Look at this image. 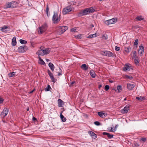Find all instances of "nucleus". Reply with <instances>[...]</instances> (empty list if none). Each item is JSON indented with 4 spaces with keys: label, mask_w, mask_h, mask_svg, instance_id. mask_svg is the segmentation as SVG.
<instances>
[{
    "label": "nucleus",
    "mask_w": 147,
    "mask_h": 147,
    "mask_svg": "<svg viewBox=\"0 0 147 147\" xmlns=\"http://www.w3.org/2000/svg\"><path fill=\"white\" fill-rule=\"evenodd\" d=\"M95 11V10L93 7H90L85 8L81 10L80 12L78 15L79 16H83L86 15L89 13H93Z\"/></svg>",
    "instance_id": "1"
},
{
    "label": "nucleus",
    "mask_w": 147,
    "mask_h": 147,
    "mask_svg": "<svg viewBox=\"0 0 147 147\" xmlns=\"http://www.w3.org/2000/svg\"><path fill=\"white\" fill-rule=\"evenodd\" d=\"M47 25L46 23L43 24L41 26L38 28V33L40 34L45 32L47 29Z\"/></svg>",
    "instance_id": "2"
},
{
    "label": "nucleus",
    "mask_w": 147,
    "mask_h": 147,
    "mask_svg": "<svg viewBox=\"0 0 147 147\" xmlns=\"http://www.w3.org/2000/svg\"><path fill=\"white\" fill-rule=\"evenodd\" d=\"M60 16V15L59 17L58 18V15L57 13H55L54 12V14L52 18V20L54 23H56L60 20V18L59 17Z\"/></svg>",
    "instance_id": "3"
},
{
    "label": "nucleus",
    "mask_w": 147,
    "mask_h": 147,
    "mask_svg": "<svg viewBox=\"0 0 147 147\" xmlns=\"http://www.w3.org/2000/svg\"><path fill=\"white\" fill-rule=\"evenodd\" d=\"M28 49L26 46L23 45L19 47L18 49V51L19 53H23L26 52Z\"/></svg>",
    "instance_id": "4"
},
{
    "label": "nucleus",
    "mask_w": 147,
    "mask_h": 147,
    "mask_svg": "<svg viewBox=\"0 0 147 147\" xmlns=\"http://www.w3.org/2000/svg\"><path fill=\"white\" fill-rule=\"evenodd\" d=\"M71 11L72 9L71 8V6L70 5L63 8L62 11V13L63 14L65 15Z\"/></svg>",
    "instance_id": "5"
},
{
    "label": "nucleus",
    "mask_w": 147,
    "mask_h": 147,
    "mask_svg": "<svg viewBox=\"0 0 147 147\" xmlns=\"http://www.w3.org/2000/svg\"><path fill=\"white\" fill-rule=\"evenodd\" d=\"M9 109L7 108H5L1 113V116L2 118H4L7 115Z\"/></svg>",
    "instance_id": "6"
},
{
    "label": "nucleus",
    "mask_w": 147,
    "mask_h": 147,
    "mask_svg": "<svg viewBox=\"0 0 147 147\" xmlns=\"http://www.w3.org/2000/svg\"><path fill=\"white\" fill-rule=\"evenodd\" d=\"M116 21V20L114 18H113L111 19L105 21V23L107 25H109L110 24H114Z\"/></svg>",
    "instance_id": "7"
},
{
    "label": "nucleus",
    "mask_w": 147,
    "mask_h": 147,
    "mask_svg": "<svg viewBox=\"0 0 147 147\" xmlns=\"http://www.w3.org/2000/svg\"><path fill=\"white\" fill-rule=\"evenodd\" d=\"M130 106V105H128L126 106L123 109L121 110V112L124 114L127 113L128 112Z\"/></svg>",
    "instance_id": "8"
},
{
    "label": "nucleus",
    "mask_w": 147,
    "mask_h": 147,
    "mask_svg": "<svg viewBox=\"0 0 147 147\" xmlns=\"http://www.w3.org/2000/svg\"><path fill=\"white\" fill-rule=\"evenodd\" d=\"M47 73L49 76L52 82H55V79L53 76V74L49 70H47Z\"/></svg>",
    "instance_id": "9"
},
{
    "label": "nucleus",
    "mask_w": 147,
    "mask_h": 147,
    "mask_svg": "<svg viewBox=\"0 0 147 147\" xmlns=\"http://www.w3.org/2000/svg\"><path fill=\"white\" fill-rule=\"evenodd\" d=\"M130 64H125L124 65V67L123 68V70L125 71H127L130 70L131 68V66H130Z\"/></svg>",
    "instance_id": "10"
},
{
    "label": "nucleus",
    "mask_w": 147,
    "mask_h": 147,
    "mask_svg": "<svg viewBox=\"0 0 147 147\" xmlns=\"http://www.w3.org/2000/svg\"><path fill=\"white\" fill-rule=\"evenodd\" d=\"M144 48L143 46L140 45L139 47V53H140L141 56H142L144 52Z\"/></svg>",
    "instance_id": "11"
},
{
    "label": "nucleus",
    "mask_w": 147,
    "mask_h": 147,
    "mask_svg": "<svg viewBox=\"0 0 147 147\" xmlns=\"http://www.w3.org/2000/svg\"><path fill=\"white\" fill-rule=\"evenodd\" d=\"M88 133L92 137V138L94 139L96 138L97 137V135L92 131H88Z\"/></svg>",
    "instance_id": "12"
},
{
    "label": "nucleus",
    "mask_w": 147,
    "mask_h": 147,
    "mask_svg": "<svg viewBox=\"0 0 147 147\" xmlns=\"http://www.w3.org/2000/svg\"><path fill=\"white\" fill-rule=\"evenodd\" d=\"M98 114L99 116L102 118L105 117L107 115V114L106 113H103L102 111L98 112Z\"/></svg>",
    "instance_id": "13"
},
{
    "label": "nucleus",
    "mask_w": 147,
    "mask_h": 147,
    "mask_svg": "<svg viewBox=\"0 0 147 147\" xmlns=\"http://www.w3.org/2000/svg\"><path fill=\"white\" fill-rule=\"evenodd\" d=\"M58 106L59 107H62L64 105V102L60 99H59L58 100Z\"/></svg>",
    "instance_id": "14"
},
{
    "label": "nucleus",
    "mask_w": 147,
    "mask_h": 147,
    "mask_svg": "<svg viewBox=\"0 0 147 147\" xmlns=\"http://www.w3.org/2000/svg\"><path fill=\"white\" fill-rule=\"evenodd\" d=\"M11 4V8H13L16 7L18 4L17 2L15 1H12L10 2Z\"/></svg>",
    "instance_id": "15"
},
{
    "label": "nucleus",
    "mask_w": 147,
    "mask_h": 147,
    "mask_svg": "<svg viewBox=\"0 0 147 147\" xmlns=\"http://www.w3.org/2000/svg\"><path fill=\"white\" fill-rule=\"evenodd\" d=\"M58 31L59 32L60 34H61L63 33L65 31V30L63 26H61L59 27Z\"/></svg>",
    "instance_id": "16"
},
{
    "label": "nucleus",
    "mask_w": 147,
    "mask_h": 147,
    "mask_svg": "<svg viewBox=\"0 0 147 147\" xmlns=\"http://www.w3.org/2000/svg\"><path fill=\"white\" fill-rule=\"evenodd\" d=\"M102 134L104 135H107V137L109 139H111L113 138L114 136L113 135L109 133L105 132L103 133Z\"/></svg>",
    "instance_id": "17"
},
{
    "label": "nucleus",
    "mask_w": 147,
    "mask_h": 147,
    "mask_svg": "<svg viewBox=\"0 0 147 147\" xmlns=\"http://www.w3.org/2000/svg\"><path fill=\"white\" fill-rule=\"evenodd\" d=\"M135 85L133 84H127V88L130 90H131L135 87Z\"/></svg>",
    "instance_id": "18"
},
{
    "label": "nucleus",
    "mask_w": 147,
    "mask_h": 147,
    "mask_svg": "<svg viewBox=\"0 0 147 147\" xmlns=\"http://www.w3.org/2000/svg\"><path fill=\"white\" fill-rule=\"evenodd\" d=\"M16 37H14L12 39L11 44L13 46H15L16 44Z\"/></svg>",
    "instance_id": "19"
},
{
    "label": "nucleus",
    "mask_w": 147,
    "mask_h": 147,
    "mask_svg": "<svg viewBox=\"0 0 147 147\" xmlns=\"http://www.w3.org/2000/svg\"><path fill=\"white\" fill-rule=\"evenodd\" d=\"M49 49V48H47L44 50H42V51L43 52V54L44 55H47L50 52Z\"/></svg>",
    "instance_id": "20"
},
{
    "label": "nucleus",
    "mask_w": 147,
    "mask_h": 147,
    "mask_svg": "<svg viewBox=\"0 0 147 147\" xmlns=\"http://www.w3.org/2000/svg\"><path fill=\"white\" fill-rule=\"evenodd\" d=\"M49 66L52 71H54L55 66L52 63L50 62L49 63Z\"/></svg>",
    "instance_id": "21"
},
{
    "label": "nucleus",
    "mask_w": 147,
    "mask_h": 147,
    "mask_svg": "<svg viewBox=\"0 0 147 147\" xmlns=\"http://www.w3.org/2000/svg\"><path fill=\"white\" fill-rule=\"evenodd\" d=\"M81 68L84 70H87L88 69V67L85 64H83L81 66Z\"/></svg>",
    "instance_id": "22"
},
{
    "label": "nucleus",
    "mask_w": 147,
    "mask_h": 147,
    "mask_svg": "<svg viewBox=\"0 0 147 147\" xmlns=\"http://www.w3.org/2000/svg\"><path fill=\"white\" fill-rule=\"evenodd\" d=\"M39 60L40 61L38 62V63L41 65H45V63L43 60L40 57L38 56V57Z\"/></svg>",
    "instance_id": "23"
},
{
    "label": "nucleus",
    "mask_w": 147,
    "mask_h": 147,
    "mask_svg": "<svg viewBox=\"0 0 147 147\" xmlns=\"http://www.w3.org/2000/svg\"><path fill=\"white\" fill-rule=\"evenodd\" d=\"M8 27L7 26H4L3 27L1 28L0 30L3 32H7L8 30H5L8 28Z\"/></svg>",
    "instance_id": "24"
},
{
    "label": "nucleus",
    "mask_w": 147,
    "mask_h": 147,
    "mask_svg": "<svg viewBox=\"0 0 147 147\" xmlns=\"http://www.w3.org/2000/svg\"><path fill=\"white\" fill-rule=\"evenodd\" d=\"M36 54H37L38 56L39 55H44L43 52L42 51V49L38 50L36 53Z\"/></svg>",
    "instance_id": "25"
},
{
    "label": "nucleus",
    "mask_w": 147,
    "mask_h": 147,
    "mask_svg": "<svg viewBox=\"0 0 147 147\" xmlns=\"http://www.w3.org/2000/svg\"><path fill=\"white\" fill-rule=\"evenodd\" d=\"M89 73L92 78H94L95 77V74L94 71L92 70L91 71H90Z\"/></svg>",
    "instance_id": "26"
},
{
    "label": "nucleus",
    "mask_w": 147,
    "mask_h": 147,
    "mask_svg": "<svg viewBox=\"0 0 147 147\" xmlns=\"http://www.w3.org/2000/svg\"><path fill=\"white\" fill-rule=\"evenodd\" d=\"M16 73V72H10L8 74V76L9 78H11L13 76L15 75V74Z\"/></svg>",
    "instance_id": "27"
},
{
    "label": "nucleus",
    "mask_w": 147,
    "mask_h": 147,
    "mask_svg": "<svg viewBox=\"0 0 147 147\" xmlns=\"http://www.w3.org/2000/svg\"><path fill=\"white\" fill-rule=\"evenodd\" d=\"M60 117L62 121L63 122H65L66 121V118L61 113L60 114Z\"/></svg>",
    "instance_id": "28"
},
{
    "label": "nucleus",
    "mask_w": 147,
    "mask_h": 147,
    "mask_svg": "<svg viewBox=\"0 0 147 147\" xmlns=\"http://www.w3.org/2000/svg\"><path fill=\"white\" fill-rule=\"evenodd\" d=\"M97 36V34L95 33V34H91V35H89V36H87V38H93L94 37H96Z\"/></svg>",
    "instance_id": "29"
},
{
    "label": "nucleus",
    "mask_w": 147,
    "mask_h": 147,
    "mask_svg": "<svg viewBox=\"0 0 147 147\" xmlns=\"http://www.w3.org/2000/svg\"><path fill=\"white\" fill-rule=\"evenodd\" d=\"M136 19L138 21H141L143 20L144 19L142 17V16H138L136 18Z\"/></svg>",
    "instance_id": "30"
},
{
    "label": "nucleus",
    "mask_w": 147,
    "mask_h": 147,
    "mask_svg": "<svg viewBox=\"0 0 147 147\" xmlns=\"http://www.w3.org/2000/svg\"><path fill=\"white\" fill-rule=\"evenodd\" d=\"M136 99L138 100L141 101L143 100H144L145 99V97L144 96H140L139 97H137Z\"/></svg>",
    "instance_id": "31"
},
{
    "label": "nucleus",
    "mask_w": 147,
    "mask_h": 147,
    "mask_svg": "<svg viewBox=\"0 0 147 147\" xmlns=\"http://www.w3.org/2000/svg\"><path fill=\"white\" fill-rule=\"evenodd\" d=\"M108 51H102L101 52V54L103 55L107 56Z\"/></svg>",
    "instance_id": "32"
},
{
    "label": "nucleus",
    "mask_w": 147,
    "mask_h": 147,
    "mask_svg": "<svg viewBox=\"0 0 147 147\" xmlns=\"http://www.w3.org/2000/svg\"><path fill=\"white\" fill-rule=\"evenodd\" d=\"M131 48L130 47L125 48V51L127 53H129L131 50Z\"/></svg>",
    "instance_id": "33"
},
{
    "label": "nucleus",
    "mask_w": 147,
    "mask_h": 147,
    "mask_svg": "<svg viewBox=\"0 0 147 147\" xmlns=\"http://www.w3.org/2000/svg\"><path fill=\"white\" fill-rule=\"evenodd\" d=\"M49 11V8L48 5H47L46 7V13L47 14V16L49 17L50 15V13H49L48 12Z\"/></svg>",
    "instance_id": "34"
},
{
    "label": "nucleus",
    "mask_w": 147,
    "mask_h": 147,
    "mask_svg": "<svg viewBox=\"0 0 147 147\" xmlns=\"http://www.w3.org/2000/svg\"><path fill=\"white\" fill-rule=\"evenodd\" d=\"M5 8L7 9L8 8H11V4L10 2H9L7 3L4 7Z\"/></svg>",
    "instance_id": "35"
},
{
    "label": "nucleus",
    "mask_w": 147,
    "mask_h": 147,
    "mask_svg": "<svg viewBox=\"0 0 147 147\" xmlns=\"http://www.w3.org/2000/svg\"><path fill=\"white\" fill-rule=\"evenodd\" d=\"M117 88L118 92H120L122 90V87L120 85H119L117 86Z\"/></svg>",
    "instance_id": "36"
},
{
    "label": "nucleus",
    "mask_w": 147,
    "mask_h": 147,
    "mask_svg": "<svg viewBox=\"0 0 147 147\" xmlns=\"http://www.w3.org/2000/svg\"><path fill=\"white\" fill-rule=\"evenodd\" d=\"M114 55L113 54V53L110 51H108V54L107 55V56L110 57L111 56H112V57H114Z\"/></svg>",
    "instance_id": "37"
},
{
    "label": "nucleus",
    "mask_w": 147,
    "mask_h": 147,
    "mask_svg": "<svg viewBox=\"0 0 147 147\" xmlns=\"http://www.w3.org/2000/svg\"><path fill=\"white\" fill-rule=\"evenodd\" d=\"M20 42L21 44H24L27 43V41L22 39H20Z\"/></svg>",
    "instance_id": "38"
},
{
    "label": "nucleus",
    "mask_w": 147,
    "mask_h": 147,
    "mask_svg": "<svg viewBox=\"0 0 147 147\" xmlns=\"http://www.w3.org/2000/svg\"><path fill=\"white\" fill-rule=\"evenodd\" d=\"M51 88V87L50 85L48 84L47 85V87L46 88H45V91H48L50 90V89Z\"/></svg>",
    "instance_id": "39"
},
{
    "label": "nucleus",
    "mask_w": 147,
    "mask_h": 147,
    "mask_svg": "<svg viewBox=\"0 0 147 147\" xmlns=\"http://www.w3.org/2000/svg\"><path fill=\"white\" fill-rule=\"evenodd\" d=\"M140 145L138 144L136 142H135L133 144V147H138Z\"/></svg>",
    "instance_id": "40"
},
{
    "label": "nucleus",
    "mask_w": 147,
    "mask_h": 147,
    "mask_svg": "<svg viewBox=\"0 0 147 147\" xmlns=\"http://www.w3.org/2000/svg\"><path fill=\"white\" fill-rule=\"evenodd\" d=\"M102 38L103 39L107 40L108 38L107 36V34H103L102 36Z\"/></svg>",
    "instance_id": "41"
},
{
    "label": "nucleus",
    "mask_w": 147,
    "mask_h": 147,
    "mask_svg": "<svg viewBox=\"0 0 147 147\" xmlns=\"http://www.w3.org/2000/svg\"><path fill=\"white\" fill-rule=\"evenodd\" d=\"M133 57L135 59H136L137 58L136 55V51H134L133 52Z\"/></svg>",
    "instance_id": "42"
},
{
    "label": "nucleus",
    "mask_w": 147,
    "mask_h": 147,
    "mask_svg": "<svg viewBox=\"0 0 147 147\" xmlns=\"http://www.w3.org/2000/svg\"><path fill=\"white\" fill-rule=\"evenodd\" d=\"M109 85H106L105 87V90L106 91H107L109 89Z\"/></svg>",
    "instance_id": "43"
},
{
    "label": "nucleus",
    "mask_w": 147,
    "mask_h": 147,
    "mask_svg": "<svg viewBox=\"0 0 147 147\" xmlns=\"http://www.w3.org/2000/svg\"><path fill=\"white\" fill-rule=\"evenodd\" d=\"M125 77L127 79L131 80L133 78V77L132 76H129L128 75H125Z\"/></svg>",
    "instance_id": "44"
},
{
    "label": "nucleus",
    "mask_w": 147,
    "mask_h": 147,
    "mask_svg": "<svg viewBox=\"0 0 147 147\" xmlns=\"http://www.w3.org/2000/svg\"><path fill=\"white\" fill-rule=\"evenodd\" d=\"M138 39H136L134 43V45H137L138 44Z\"/></svg>",
    "instance_id": "45"
},
{
    "label": "nucleus",
    "mask_w": 147,
    "mask_h": 147,
    "mask_svg": "<svg viewBox=\"0 0 147 147\" xmlns=\"http://www.w3.org/2000/svg\"><path fill=\"white\" fill-rule=\"evenodd\" d=\"M94 123L96 125L99 126L100 125V123L98 121H96L94 122Z\"/></svg>",
    "instance_id": "46"
},
{
    "label": "nucleus",
    "mask_w": 147,
    "mask_h": 147,
    "mask_svg": "<svg viewBox=\"0 0 147 147\" xmlns=\"http://www.w3.org/2000/svg\"><path fill=\"white\" fill-rule=\"evenodd\" d=\"M140 140L144 142H145L146 140V138H141Z\"/></svg>",
    "instance_id": "47"
},
{
    "label": "nucleus",
    "mask_w": 147,
    "mask_h": 147,
    "mask_svg": "<svg viewBox=\"0 0 147 147\" xmlns=\"http://www.w3.org/2000/svg\"><path fill=\"white\" fill-rule=\"evenodd\" d=\"M134 61L135 62V63L136 65H138L139 63V62L138 60L136 59H134Z\"/></svg>",
    "instance_id": "48"
},
{
    "label": "nucleus",
    "mask_w": 147,
    "mask_h": 147,
    "mask_svg": "<svg viewBox=\"0 0 147 147\" xmlns=\"http://www.w3.org/2000/svg\"><path fill=\"white\" fill-rule=\"evenodd\" d=\"M81 34H79L76 36V37H77L78 38L80 39L81 38Z\"/></svg>",
    "instance_id": "49"
},
{
    "label": "nucleus",
    "mask_w": 147,
    "mask_h": 147,
    "mask_svg": "<svg viewBox=\"0 0 147 147\" xmlns=\"http://www.w3.org/2000/svg\"><path fill=\"white\" fill-rule=\"evenodd\" d=\"M4 101V99L0 96V103H2Z\"/></svg>",
    "instance_id": "50"
},
{
    "label": "nucleus",
    "mask_w": 147,
    "mask_h": 147,
    "mask_svg": "<svg viewBox=\"0 0 147 147\" xmlns=\"http://www.w3.org/2000/svg\"><path fill=\"white\" fill-rule=\"evenodd\" d=\"M115 49L116 51H118L120 50V48L119 47L115 46Z\"/></svg>",
    "instance_id": "51"
},
{
    "label": "nucleus",
    "mask_w": 147,
    "mask_h": 147,
    "mask_svg": "<svg viewBox=\"0 0 147 147\" xmlns=\"http://www.w3.org/2000/svg\"><path fill=\"white\" fill-rule=\"evenodd\" d=\"M76 82L75 81H73L72 82H71L70 83V86H73V84H74Z\"/></svg>",
    "instance_id": "52"
},
{
    "label": "nucleus",
    "mask_w": 147,
    "mask_h": 147,
    "mask_svg": "<svg viewBox=\"0 0 147 147\" xmlns=\"http://www.w3.org/2000/svg\"><path fill=\"white\" fill-rule=\"evenodd\" d=\"M118 124L116 125L115 126V128L113 129V130H114V131H115L117 129V128L118 127Z\"/></svg>",
    "instance_id": "53"
},
{
    "label": "nucleus",
    "mask_w": 147,
    "mask_h": 147,
    "mask_svg": "<svg viewBox=\"0 0 147 147\" xmlns=\"http://www.w3.org/2000/svg\"><path fill=\"white\" fill-rule=\"evenodd\" d=\"M76 30L75 28H73L71 29V31L72 32H75L76 31Z\"/></svg>",
    "instance_id": "54"
},
{
    "label": "nucleus",
    "mask_w": 147,
    "mask_h": 147,
    "mask_svg": "<svg viewBox=\"0 0 147 147\" xmlns=\"http://www.w3.org/2000/svg\"><path fill=\"white\" fill-rule=\"evenodd\" d=\"M63 27L64 28V29H65V31L66 30L68 29V27L67 26H63Z\"/></svg>",
    "instance_id": "55"
},
{
    "label": "nucleus",
    "mask_w": 147,
    "mask_h": 147,
    "mask_svg": "<svg viewBox=\"0 0 147 147\" xmlns=\"http://www.w3.org/2000/svg\"><path fill=\"white\" fill-rule=\"evenodd\" d=\"M35 90V89H34L32 91L30 92H29V93L30 94H32V93L33 92H34Z\"/></svg>",
    "instance_id": "56"
},
{
    "label": "nucleus",
    "mask_w": 147,
    "mask_h": 147,
    "mask_svg": "<svg viewBox=\"0 0 147 147\" xmlns=\"http://www.w3.org/2000/svg\"><path fill=\"white\" fill-rule=\"evenodd\" d=\"M32 120L34 121H36L37 119L36 118L34 117L32 118Z\"/></svg>",
    "instance_id": "57"
},
{
    "label": "nucleus",
    "mask_w": 147,
    "mask_h": 147,
    "mask_svg": "<svg viewBox=\"0 0 147 147\" xmlns=\"http://www.w3.org/2000/svg\"><path fill=\"white\" fill-rule=\"evenodd\" d=\"M94 26L93 24H91L90 25V27L92 28L94 27Z\"/></svg>",
    "instance_id": "58"
},
{
    "label": "nucleus",
    "mask_w": 147,
    "mask_h": 147,
    "mask_svg": "<svg viewBox=\"0 0 147 147\" xmlns=\"http://www.w3.org/2000/svg\"><path fill=\"white\" fill-rule=\"evenodd\" d=\"M113 128L111 127V130L109 131L110 132H114V131H114V130H113Z\"/></svg>",
    "instance_id": "59"
},
{
    "label": "nucleus",
    "mask_w": 147,
    "mask_h": 147,
    "mask_svg": "<svg viewBox=\"0 0 147 147\" xmlns=\"http://www.w3.org/2000/svg\"><path fill=\"white\" fill-rule=\"evenodd\" d=\"M102 85H99L98 87V88L100 89L101 88V87H102Z\"/></svg>",
    "instance_id": "60"
},
{
    "label": "nucleus",
    "mask_w": 147,
    "mask_h": 147,
    "mask_svg": "<svg viewBox=\"0 0 147 147\" xmlns=\"http://www.w3.org/2000/svg\"><path fill=\"white\" fill-rule=\"evenodd\" d=\"M58 75L59 76L60 75H61V73H60V72H59L58 73Z\"/></svg>",
    "instance_id": "61"
},
{
    "label": "nucleus",
    "mask_w": 147,
    "mask_h": 147,
    "mask_svg": "<svg viewBox=\"0 0 147 147\" xmlns=\"http://www.w3.org/2000/svg\"><path fill=\"white\" fill-rule=\"evenodd\" d=\"M29 107H28L27 108L26 110L27 111H29Z\"/></svg>",
    "instance_id": "62"
},
{
    "label": "nucleus",
    "mask_w": 147,
    "mask_h": 147,
    "mask_svg": "<svg viewBox=\"0 0 147 147\" xmlns=\"http://www.w3.org/2000/svg\"><path fill=\"white\" fill-rule=\"evenodd\" d=\"M46 61H47V62H48V61H50V60H49V59H46Z\"/></svg>",
    "instance_id": "63"
},
{
    "label": "nucleus",
    "mask_w": 147,
    "mask_h": 147,
    "mask_svg": "<svg viewBox=\"0 0 147 147\" xmlns=\"http://www.w3.org/2000/svg\"><path fill=\"white\" fill-rule=\"evenodd\" d=\"M109 82H111V83H112V82H113V81H112V80H111V81H109Z\"/></svg>",
    "instance_id": "64"
}]
</instances>
